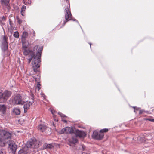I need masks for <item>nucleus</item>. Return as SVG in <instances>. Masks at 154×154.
Here are the masks:
<instances>
[{
  "label": "nucleus",
  "mask_w": 154,
  "mask_h": 154,
  "mask_svg": "<svg viewBox=\"0 0 154 154\" xmlns=\"http://www.w3.org/2000/svg\"><path fill=\"white\" fill-rule=\"evenodd\" d=\"M12 103L14 105H23L24 102L23 100L22 97L19 94L16 95L12 99Z\"/></svg>",
  "instance_id": "5"
},
{
  "label": "nucleus",
  "mask_w": 154,
  "mask_h": 154,
  "mask_svg": "<svg viewBox=\"0 0 154 154\" xmlns=\"http://www.w3.org/2000/svg\"><path fill=\"white\" fill-rule=\"evenodd\" d=\"M132 107H133V108H134V112L135 113H136V111L138 110L140 108H139L137 107L136 106H133Z\"/></svg>",
  "instance_id": "29"
},
{
  "label": "nucleus",
  "mask_w": 154,
  "mask_h": 154,
  "mask_svg": "<svg viewBox=\"0 0 154 154\" xmlns=\"http://www.w3.org/2000/svg\"><path fill=\"white\" fill-rule=\"evenodd\" d=\"M26 146L30 148H37L39 147V142L35 138L29 139L27 142Z\"/></svg>",
  "instance_id": "3"
},
{
  "label": "nucleus",
  "mask_w": 154,
  "mask_h": 154,
  "mask_svg": "<svg viewBox=\"0 0 154 154\" xmlns=\"http://www.w3.org/2000/svg\"><path fill=\"white\" fill-rule=\"evenodd\" d=\"M54 120L55 121H57V122L58 121V119H54Z\"/></svg>",
  "instance_id": "42"
},
{
  "label": "nucleus",
  "mask_w": 154,
  "mask_h": 154,
  "mask_svg": "<svg viewBox=\"0 0 154 154\" xmlns=\"http://www.w3.org/2000/svg\"><path fill=\"white\" fill-rule=\"evenodd\" d=\"M65 12V20H64L62 24V26H63L66 23L70 20H72L73 21H75L79 24V23L77 20L76 19H73L72 18V15L70 10L69 7L67 6L66 7L64 10Z\"/></svg>",
  "instance_id": "2"
},
{
  "label": "nucleus",
  "mask_w": 154,
  "mask_h": 154,
  "mask_svg": "<svg viewBox=\"0 0 154 154\" xmlns=\"http://www.w3.org/2000/svg\"><path fill=\"white\" fill-rule=\"evenodd\" d=\"M7 144L8 145L9 148L11 150L12 153L15 154L17 148V146L15 144L14 141L10 140L8 141Z\"/></svg>",
  "instance_id": "7"
},
{
  "label": "nucleus",
  "mask_w": 154,
  "mask_h": 154,
  "mask_svg": "<svg viewBox=\"0 0 154 154\" xmlns=\"http://www.w3.org/2000/svg\"><path fill=\"white\" fill-rule=\"evenodd\" d=\"M40 94L41 96L43 98L44 100L46 99V97L43 93L41 92Z\"/></svg>",
  "instance_id": "28"
},
{
  "label": "nucleus",
  "mask_w": 154,
  "mask_h": 154,
  "mask_svg": "<svg viewBox=\"0 0 154 154\" xmlns=\"http://www.w3.org/2000/svg\"><path fill=\"white\" fill-rule=\"evenodd\" d=\"M21 14L22 16H24L25 14L24 11H21Z\"/></svg>",
  "instance_id": "35"
},
{
  "label": "nucleus",
  "mask_w": 154,
  "mask_h": 154,
  "mask_svg": "<svg viewBox=\"0 0 154 154\" xmlns=\"http://www.w3.org/2000/svg\"><path fill=\"white\" fill-rule=\"evenodd\" d=\"M6 107L5 105H0V112L1 115L3 116L6 113Z\"/></svg>",
  "instance_id": "16"
},
{
  "label": "nucleus",
  "mask_w": 154,
  "mask_h": 154,
  "mask_svg": "<svg viewBox=\"0 0 154 154\" xmlns=\"http://www.w3.org/2000/svg\"><path fill=\"white\" fill-rule=\"evenodd\" d=\"M12 112L13 113L16 115H19L20 113V109L17 108L14 109Z\"/></svg>",
  "instance_id": "21"
},
{
  "label": "nucleus",
  "mask_w": 154,
  "mask_h": 154,
  "mask_svg": "<svg viewBox=\"0 0 154 154\" xmlns=\"http://www.w3.org/2000/svg\"><path fill=\"white\" fill-rule=\"evenodd\" d=\"M93 138L97 140H100L102 139L104 136L103 133L95 131L93 132L92 135Z\"/></svg>",
  "instance_id": "11"
},
{
  "label": "nucleus",
  "mask_w": 154,
  "mask_h": 154,
  "mask_svg": "<svg viewBox=\"0 0 154 154\" xmlns=\"http://www.w3.org/2000/svg\"><path fill=\"white\" fill-rule=\"evenodd\" d=\"M1 20L2 21H5V18L4 17V16H3L1 18Z\"/></svg>",
  "instance_id": "38"
},
{
  "label": "nucleus",
  "mask_w": 154,
  "mask_h": 154,
  "mask_svg": "<svg viewBox=\"0 0 154 154\" xmlns=\"http://www.w3.org/2000/svg\"><path fill=\"white\" fill-rule=\"evenodd\" d=\"M8 142L5 141L2 138L0 137V146L4 147L7 144Z\"/></svg>",
  "instance_id": "20"
},
{
  "label": "nucleus",
  "mask_w": 154,
  "mask_h": 154,
  "mask_svg": "<svg viewBox=\"0 0 154 154\" xmlns=\"http://www.w3.org/2000/svg\"><path fill=\"white\" fill-rule=\"evenodd\" d=\"M74 130L72 128L67 127L62 129L60 131L59 133L60 134H72L74 133Z\"/></svg>",
  "instance_id": "10"
},
{
  "label": "nucleus",
  "mask_w": 154,
  "mask_h": 154,
  "mask_svg": "<svg viewBox=\"0 0 154 154\" xmlns=\"http://www.w3.org/2000/svg\"><path fill=\"white\" fill-rule=\"evenodd\" d=\"M0 154H6L5 150L3 149H0Z\"/></svg>",
  "instance_id": "27"
},
{
  "label": "nucleus",
  "mask_w": 154,
  "mask_h": 154,
  "mask_svg": "<svg viewBox=\"0 0 154 154\" xmlns=\"http://www.w3.org/2000/svg\"><path fill=\"white\" fill-rule=\"evenodd\" d=\"M11 134L8 131L0 129V136L1 138L4 139H8L10 138Z\"/></svg>",
  "instance_id": "9"
},
{
  "label": "nucleus",
  "mask_w": 154,
  "mask_h": 154,
  "mask_svg": "<svg viewBox=\"0 0 154 154\" xmlns=\"http://www.w3.org/2000/svg\"><path fill=\"white\" fill-rule=\"evenodd\" d=\"M53 125H54V123H53Z\"/></svg>",
  "instance_id": "48"
},
{
  "label": "nucleus",
  "mask_w": 154,
  "mask_h": 154,
  "mask_svg": "<svg viewBox=\"0 0 154 154\" xmlns=\"http://www.w3.org/2000/svg\"><path fill=\"white\" fill-rule=\"evenodd\" d=\"M46 128V126L43 124H40L38 126V129L42 132L45 131Z\"/></svg>",
  "instance_id": "19"
},
{
  "label": "nucleus",
  "mask_w": 154,
  "mask_h": 154,
  "mask_svg": "<svg viewBox=\"0 0 154 154\" xmlns=\"http://www.w3.org/2000/svg\"><path fill=\"white\" fill-rule=\"evenodd\" d=\"M108 131V129L107 128H104L101 129L100 131V132L101 133H103L106 132Z\"/></svg>",
  "instance_id": "26"
},
{
  "label": "nucleus",
  "mask_w": 154,
  "mask_h": 154,
  "mask_svg": "<svg viewBox=\"0 0 154 154\" xmlns=\"http://www.w3.org/2000/svg\"><path fill=\"white\" fill-rule=\"evenodd\" d=\"M1 3L3 6H5L8 9H10L9 4V0H1Z\"/></svg>",
  "instance_id": "15"
},
{
  "label": "nucleus",
  "mask_w": 154,
  "mask_h": 154,
  "mask_svg": "<svg viewBox=\"0 0 154 154\" xmlns=\"http://www.w3.org/2000/svg\"><path fill=\"white\" fill-rule=\"evenodd\" d=\"M40 84H39V83H38L37 85V87L38 88V90H39L40 89Z\"/></svg>",
  "instance_id": "34"
},
{
  "label": "nucleus",
  "mask_w": 154,
  "mask_h": 154,
  "mask_svg": "<svg viewBox=\"0 0 154 154\" xmlns=\"http://www.w3.org/2000/svg\"><path fill=\"white\" fill-rule=\"evenodd\" d=\"M75 134L76 136L79 137H83L86 136V133L82 131L79 130H76L75 132Z\"/></svg>",
  "instance_id": "14"
},
{
  "label": "nucleus",
  "mask_w": 154,
  "mask_h": 154,
  "mask_svg": "<svg viewBox=\"0 0 154 154\" xmlns=\"http://www.w3.org/2000/svg\"><path fill=\"white\" fill-rule=\"evenodd\" d=\"M33 103L34 99L33 97L32 98L31 101H27L26 102H24L23 104V108L25 113L27 112L28 109H29L30 106L32 105Z\"/></svg>",
  "instance_id": "13"
},
{
  "label": "nucleus",
  "mask_w": 154,
  "mask_h": 154,
  "mask_svg": "<svg viewBox=\"0 0 154 154\" xmlns=\"http://www.w3.org/2000/svg\"><path fill=\"white\" fill-rule=\"evenodd\" d=\"M63 121V122H64L65 123L67 122V121L66 120H64Z\"/></svg>",
  "instance_id": "45"
},
{
  "label": "nucleus",
  "mask_w": 154,
  "mask_h": 154,
  "mask_svg": "<svg viewBox=\"0 0 154 154\" xmlns=\"http://www.w3.org/2000/svg\"><path fill=\"white\" fill-rule=\"evenodd\" d=\"M29 148V147H27L26 145L24 148L19 151L18 153L19 154H30L31 153L32 154V152Z\"/></svg>",
  "instance_id": "12"
},
{
  "label": "nucleus",
  "mask_w": 154,
  "mask_h": 154,
  "mask_svg": "<svg viewBox=\"0 0 154 154\" xmlns=\"http://www.w3.org/2000/svg\"><path fill=\"white\" fill-rule=\"evenodd\" d=\"M144 112L147 113L148 114L149 113V112L148 111H145V110H144Z\"/></svg>",
  "instance_id": "41"
},
{
  "label": "nucleus",
  "mask_w": 154,
  "mask_h": 154,
  "mask_svg": "<svg viewBox=\"0 0 154 154\" xmlns=\"http://www.w3.org/2000/svg\"><path fill=\"white\" fill-rule=\"evenodd\" d=\"M33 36H35V32L34 31H33Z\"/></svg>",
  "instance_id": "43"
},
{
  "label": "nucleus",
  "mask_w": 154,
  "mask_h": 154,
  "mask_svg": "<svg viewBox=\"0 0 154 154\" xmlns=\"http://www.w3.org/2000/svg\"><path fill=\"white\" fill-rule=\"evenodd\" d=\"M13 36L14 37L18 38L19 37V34L18 32L16 31L13 34Z\"/></svg>",
  "instance_id": "25"
},
{
  "label": "nucleus",
  "mask_w": 154,
  "mask_h": 154,
  "mask_svg": "<svg viewBox=\"0 0 154 154\" xmlns=\"http://www.w3.org/2000/svg\"><path fill=\"white\" fill-rule=\"evenodd\" d=\"M53 147L52 145L51 144H46L44 146V148L45 149H51Z\"/></svg>",
  "instance_id": "23"
},
{
  "label": "nucleus",
  "mask_w": 154,
  "mask_h": 154,
  "mask_svg": "<svg viewBox=\"0 0 154 154\" xmlns=\"http://www.w3.org/2000/svg\"><path fill=\"white\" fill-rule=\"evenodd\" d=\"M2 45L1 47L2 50L3 51H5L8 49V42H7V37L5 35L3 37L2 39Z\"/></svg>",
  "instance_id": "8"
},
{
  "label": "nucleus",
  "mask_w": 154,
  "mask_h": 154,
  "mask_svg": "<svg viewBox=\"0 0 154 154\" xmlns=\"http://www.w3.org/2000/svg\"><path fill=\"white\" fill-rule=\"evenodd\" d=\"M82 148L83 149V150H85V149H84L85 146H83V145H82Z\"/></svg>",
  "instance_id": "40"
},
{
  "label": "nucleus",
  "mask_w": 154,
  "mask_h": 154,
  "mask_svg": "<svg viewBox=\"0 0 154 154\" xmlns=\"http://www.w3.org/2000/svg\"><path fill=\"white\" fill-rule=\"evenodd\" d=\"M25 5H30L31 3V1L30 0H23Z\"/></svg>",
  "instance_id": "24"
},
{
  "label": "nucleus",
  "mask_w": 154,
  "mask_h": 154,
  "mask_svg": "<svg viewBox=\"0 0 154 154\" xmlns=\"http://www.w3.org/2000/svg\"><path fill=\"white\" fill-rule=\"evenodd\" d=\"M28 36V33L26 32H23L21 40L22 42L23 43H25L26 42V38Z\"/></svg>",
  "instance_id": "17"
},
{
  "label": "nucleus",
  "mask_w": 154,
  "mask_h": 154,
  "mask_svg": "<svg viewBox=\"0 0 154 154\" xmlns=\"http://www.w3.org/2000/svg\"><path fill=\"white\" fill-rule=\"evenodd\" d=\"M58 114L62 117L64 118V117H66V116L65 115H64L63 114H62V113H61L60 112H59L58 113Z\"/></svg>",
  "instance_id": "31"
},
{
  "label": "nucleus",
  "mask_w": 154,
  "mask_h": 154,
  "mask_svg": "<svg viewBox=\"0 0 154 154\" xmlns=\"http://www.w3.org/2000/svg\"><path fill=\"white\" fill-rule=\"evenodd\" d=\"M66 2L67 3L69 2V1L68 0H66Z\"/></svg>",
  "instance_id": "47"
},
{
  "label": "nucleus",
  "mask_w": 154,
  "mask_h": 154,
  "mask_svg": "<svg viewBox=\"0 0 154 154\" xmlns=\"http://www.w3.org/2000/svg\"><path fill=\"white\" fill-rule=\"evenodd\" d=\"M152 119L151 118H147V119H145L146 120H148L149 121L152 122Z\"/></svg>",
  "instance_id": "36"
},
{
  "label": "nucleus",
  "mask_w": 154,
  "mask_h": 154,
  "mask_svg": "<svg viewBox=\"0 0 154 154\" xmlns=\"http://www.w3.org/2000/svg\"><path fill=\"white\" fill-rule=\"evenodd\" d=\"M26 9V6L25 5H23L21 7V11H25V10Z\"/></svg>",
  "instance_id": "32"
},
{
  "label": "nucleus",
  "mask_w": 154,
  "mask_h": 154,
  "mask_svg": "<svg viewBox=\"0 0 154 154\" xmlns=\"http://www.w3.org/2000/svg\"><path fill=\"white\" fill-rule=\"evenodd\" d=\"M9 24L11 25V19H9Z\"/></svg>",
  "instance_id": "39"
},
{
  "label": "nucleus",
  "mask_w": 154,
  "mask_h": 154,
  "mask_svg": "<svg viewBox=\"0 0 154 154\" xmlns=\"http://www.w3.org/2000/svg\"><path fill=\"white\" fill-rule=\"evenodd\" d=\"M51 112L52 114L53 115H54V113L55 112V111L54 109H51Z\"/></svg>",
  "instance_id": "37"
},
{
  "label": "nucleus",
  "mask_w": 154,
  "mask_h": 154,
  "mask_svg": "<svg viewBox=\"0 0 154 154\" xmlns=\"http://www.w3.org/2000/svg\"><path fill=\"white\" fill-rule=\"evenodd\" d=\"M144 112V110L142 109V110H140L139 111V114H141L142 113H143V112Z\"/></svg>",
  "instance_id": "33"
},
{
  "label": "nucleus",
  "mask_w": 154,
  "mask_h": 154,
  "mask_svg": "<svg viewBox=\"0 0 154 154\" xmlns=\"http://www.w3.org/2000/svg\"><path fill=\"white\" fill-rule=\"evenodd\" d=\"M152 122H154V119H152Z\"/></svg>",
  "instance_id": "44"
},
{
  "label": "nucleus",
  "mask_w": 154,
  "mask_h": 154,
  "mask_svg": "<svg viewBox=\"0 0 154 154\" xmlns=\"http://www.w3.org/2000/svg\"><path fill=\"white\" fill-rule=\"evenodd\" d=\"M137 139L140 143L143 142L145 141V138L144 135L138 136Z\"/></svg>",
  "instance_id": "22"
},
{
  "label": "nucleus",
  "mask_w": 154,
  "mask_h": 154,
  "mask_svg": "<svg viewBox=\"0 0 154 154\" xmlns=\"http://www.w3.org/2000/svg\"><path fill=\"white\" fill-rule=\"evenodd\" d=\"M89 44L90 45V48H91V43H89Z\"/></svg>",
  "instance_id": "46"
},
{
  "label": "nucleus",
  "mask_w": 154,
  "mask_h": 154,
  "mask_svg": "<svg viewBox=\"0 0 154 154\" xmlns=\"http://www.w3.org/2000/svg\"><path fill=\"white\" fill-rule=\"evenodd\" d=\"M69 141L70 143L73 144L76 143L78 142L77 137L75 135L72 136L71 138L69 139Z\"/></svg>",
  "instance_id": "18"
},
{
  "label": "nucleus",
  "mask_w": 154,
  "mask_h": 154,
  "mask_svg": "<svg viewBox=\"0 0 154 154\" xmlns=\"http://www.w3.org/2000/svg\"><path fill=\"white\" fill-rule=\"evenodd\" d=\"M0 90V103L6 102L11 94V91L7 90L5 91L4 92Z\"/></svg>",
  "instance_id": "4"
},
{
  "label": "nucleus",
  "mask_w": 154,
  "mask_h": 154,
  "mask_svg": "<svg viewBox=\"0 0 154 154\" xmlns=\"http://www.w3.org/2000/svg\"><path fill=\"white\" fill-rule=\"evenodd\" d=\"M17 22L18 23H19V24H20L22 23V21L21 19H19V18H17Z\"/></svg>",
  "instance_id": "30"
},
{
  "label": "nucleus",
  "mask_w": 154,
  "mask_h": 154,
  "mask_svg": "<svg viewBox=\"0 0 154 154\" xmlns=\"http://www.w3.org/2000/svg\"><path fill=\"white\" fill-rule=\"evenodd\" d=\"M23 48L24 49L23 55L25 56L28 55V58H27L28 63L29 64L33 59L32 63L34 71L35 72H38L39 69L38 68L40 66L39 64L41 62V57L43 48V46L36 45L34 47V50L37 51L35 55V52L27 48L26 46H23Z\"/></svg>",
  "instance_id": "1"
},
{
  "label": "nucleus",
  "mask_w": 154,
  "mask_h": 154,
  "mask_svg": "<svg viewBox=\"0 0 154 154\" xmlns=\"http://www.w3.org/2000/svg\"><path fill=\"white\" fill-rule=\"evenodd\" d=\"M7 144L8 145L9 148L11 150L12 153L15 154L17 148V146L15 144L14 141L10 140L8 141Z\"/></svg>",
  "instance_id": "6"
}]
</instances>
